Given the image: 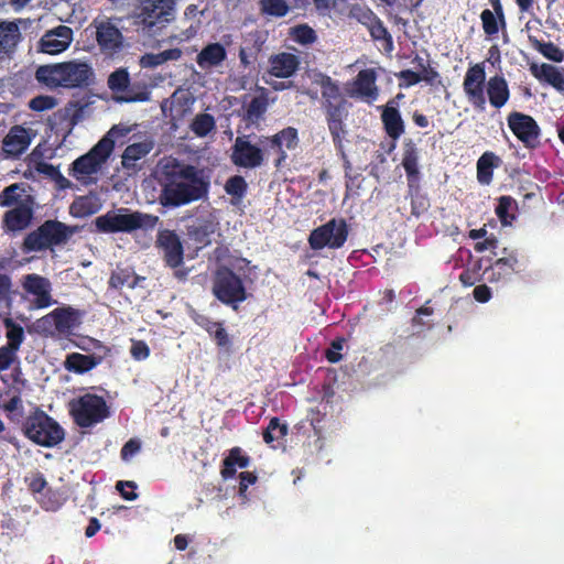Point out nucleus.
I'll list each match as a JSON object with an SVG mask.
<instances>
[{
	"instance_id": "obj_31",
	"label": "nucleus",
	"mask_w": 564,
	"mask_h": 564,
	"mask_svg": "<svg viewBox=\"0 0 564 564\" xmlns=\"http://www.w3.org/2000/svg\"><path fill=\"white\" fill-rule=\"evenodd\" d=\"M502 160L494 152L486 151L477 161V180L481 185H489L494 178V170L499 167Z\"/></svg>"
},
{
	"instance_id": "obj_16",
	"label": "nucleus",
	"mask_w": 564,
	"mask_h": 564,
	"mask_svg": "<svg viewBox=\"0 0 564 564\" xmlns=\"http://www.w3.org/2000/svg\"><path fill=\"white\" fill-rule=\"evenodd\" d=\"M507 122L509 129L525 148L535 149L539 145L541 128L532 116L512 111L508 115Z\"/></svg>"
},
{
	"instance_id": "obj_33",
	"label": "nucleus",
	"mask_w": 564,
	"mask_h": 564,
	"mask_svg": "<svg viewBox=\"0 0 564 564\" xmlns=\"http://www.w3.org/2000/svg\"><path fill=\"white\" fill-rule=\"evenodd\" d=\"M141 280H144V278L135 274L132 268H121L120 265H117V268L111 272L108 285L110 289L115 290H119L124 285L130 289H134L139 285Z\"/></svg>"
},
{
	"instance_id": "obj_53",
	"label": "nucleus",
	"mask_w": 564,
	"mask_h": 564,
	"mask_svg": "<svg viewBox=\"0 0 564 564\" xmlns=\"http://www.w3.org/2000/svg\"><path fill=\"white\" fill-rule=\"evenodd\" d=\"M373 40H387L389 43L392 42V37L384 26L383 22L378 18V15L371 21L370 24L366 26Z\"/></svg>"
},
{
	"instance_id": "obj_64",
	"label": "nucleus",
	"mask_w": 564,
	"mask_h": 564,
	"mask_svg": "<svg viewBox=\"0 0 564 564\" xmlns=\"http://www.w3.org/2000/svg\"><path fill=\"white\" fill-rule=\"evenodd\" d=\"M141 449V443L137 438H130L121 448L120 456L122 460L128 462Z\"/></svg>"
},
{
	"instance_id": "obj_27",
	"label": "nucleus",
	"mask_w": 564,
	"mask_h": 564,
	"mask_svg": "<svg viewBox=\"0 0 564 564\" xmlns=\"http://www.w3.org/2000/svg\"><path fill=\"white\" fill-rule=\"evenodd\" d=\"M486 94L494 108H502L510 98L508 82L502 75H495L490 77L487 82L485 95Z\"/></svg>"
},
{
	"instance_id": "obj_28",
	"label": "nucleus",
	"mask_w": 564,
	"mask_h": 564,
	"mask_svg": "<svg viewBox=\"0 0 564 564\" xmlns=\"http://www.w3.org/2000/svg\"><path fill=\"white\" fill-rule=\"evenodd\" d=\"M251 458L239 446H235L228 451V455L223 459L220 475L223 479H231L236 476L237 469L247 468L250 465Z\"/></svg>"
},
{
	"instance_id": "obj_22",
	"label": "nucleus",
	"mask_w": 564,
	"mask_h": 564,
	"mask_svg": "<svg viewBox=\"0 0 564 564\" xmlns=\"http://www.w3.org/2000/svg\"><path fill=\"white\" fill-rule=\"evenodd\" d=\"M32 218V207L25 202H20L15 207L4 213L2 226L7 231H22L29 227Z\"/></svg>"
},
{
	"instance_id": "obj_2",
	"label": "nucleus",
	"mask_w": 564,
	"mask_h": 564,
	"mask_svg": "<svg viewBox=\"0 0 564 564\" xmlns=\"http://www.w3.org/2000/svg\"><path fill=\"white\" fill-rule=\"evenodd\" d=\"M35 77L51 89L57 87L73 89L89 86L95 79V74L88 63L73 59L42 65L36 69Z\"/></svg>"
},
{
	"instance_id": "obj_48",
	"label": "nucleus",
	"mask_w": 564,
	"mask_h": 564,
	"mask_svg": "<svg viewBox=\"0 0 564 564\" xmlns=\"http://www.w3.org/2000/svg\"><path fill=\"white\" fill-rule=\"evenodd\" d=\"M290 35L299 44L310 45L317 40L315 31L308 24H299L291 29Z\"/></svg>"
},
{
	"instance_id": "obj_63",
	"label": "nucleus",
	"mask_w": 564,
	"mask_h": 564,
	"mask_svg": "<svg viewBox=\"0 0 564 564\" xmlns=\"http://www.w3.org/2000/svg\"><path fill=\"white\" fill-rule=\"evenodd\" d=\"M397 77L402 80L400 87H411L421 82V74L412 69H403L397 74Z\"/></svg>"
},
{
	"instance_id": "obj_46",
	"label": "nucleus",
	"mask_w": 564,
	"mask_h": 564,
	"mask_svg": "<svg viewBox=\"0 0 564 564\" xmlns=\"http://www.w3.org/2000/svg\"><path fill=\"white\" fill-rule=\"evenodd\" d=\"M259 4L262 14L274 18L285 17L290 11L285 0H260Z\"/></svg>"
},
{
	"instance_id": "obj_23",
	"label": "nucleus",
	"mask_w": 564,
	"mask_h": 564,
	"mask_svg": "<svg viewBox=\"0 0 564 564\" xmlns=\"http://www.w3.org/2000/svg\"><path fill=\"white\" fill-rule=\"evenodd\" d=\"M24 290L35 296L34 304L37 308H45L52 304L50 282L37 274H28L23 282Z\"/></svg>"
},
{
	"instance_id": "obj_37",
	"label": "nucleus",
	"mask_w": 564,
	"mask_h": 564,
	"mask_svg": "<svg viewBox=\"0 0 564 564\" xmlns=\"http://www.w3.org/2000/svg\"><path fill=\"white\" fill-rule=\"evenodd\" d=\"M152 150V144L149 142H137L129 144L121 156V164L127 170L135 167V162L147 156Z\"/></svg>"
},
{
	"instance_id": "obj_10",
	"label": "nucleus",
	"mask_w": 564,
	"mask_h": 564,
	"mask_svg": "<svg viewBox=\"0 0 564 564\" xmlns=\"http://www.w3.org/2000/svg\"><path fill=\"white\" fill-rule=\"evenodd\" d=\"M107 85L113 94V99L118 102L148 101L150 91L145 85L131 83L130 74L127 68L120 67L113 70L107 80Z\"/></svg>"
},
{
	"instance_id": "obj_52",
	"label": "nucleus",
	"mask_w": 564,
	"mask_h": 564,
	"mask_svg": "<svg viewBox=\"0 0 564 564\" xmlns=\"http://www.w3.org/2000/svg\"><path fill=\"white\" fill-rule=\"evenodd\" d=\"M327 127L329 130V133L332 135L333 142L335 148L343 152L344 145H343V139L346 134L344 119H337L327 121Z\"/></svg>"
},
{
	"instance_id": "obj_11",
	"label": "nucleus",
	"mask_w": 564,
	"mask_h": 564,
	"mask_svg": "<svg viewBox=\"0 0 564 564\" xmlns=\"http://www.w3.org/2000/svg\"><path fill=\"white\" fill-rule=\"evenodd\" d=\"M262 149L265 150V155L273 152L276 158L273 161L275 169H281L285 165L288 160L286 151L295 150L299 145V132L294 127H286L272 135H261L259 138Z\"/></svg>"
},
{
	"instance_id": "obj_42",
	"label": "nucleus",
	"mask_w": 564,
	"mask_h": 564,
	"mask_svg": "<svg viewBox=\"0 0 564 564\" xmlns=\"http://www.w3.org/2000/svg\"><path fill=\"white\" fill-rule=\"evenodd\" d=\"M98 206L93 196H78L69 206V214L75 218H85L97 213Z\"/></svg>"
},
{
	"instance_id": "obj_7",
	"label": "nucleus",
	"mask_w": 564,
	"mask_h": 564,
	"mask_svg": "<svg viewBox=\"0 0 564 564\" xmlns=\"http://www.w3.org/2000/svg\"><path fill=\"white\" fill-rule=\"evenodd\" d=\"M402 166L406 174L411 194V214L420 217L430 208V200L419 189V149L412 139H405L403 142Z\"/></svg>"
},
{
	"instance_id": "obj_29",
	"label": "nucleus",
	"mask_w": 564,
	"mask_h": 564,
	"mask_svg": "<svg viewBox=\"0 0 564 564\" xmlns=\"http://www.w3.org/2000/svg\"><path fill=\"white\" fill-rule=\"evenodd\" d=\"M381 121L389 138L393 140L388 152L395 149V141L404 133V121L399 110L392 108L382 109Z\"/></svg>"
},
{
	"instance_id": "obj_25",
	"label": "nucleus",
	"mask_w": 564,
	"mask_h": 564,
	"mask_svg": "<svg viewBox=\"0 0 564 564\" xmlns=\"http://www.w3.org/2000/svg\"><path fill=\"white\" fill-rule=\"evenodd\" d=\"M31 142L28 129L14 126L3 139V151L10 156L18 158L26 151Z\"/></svg>"
},
{
	"instance_id": "obj_59",
	"label": "nucleus",
	"mask_w": 564,
	"mask_h": 564,
	"mask_svg": "<svg viewBox=\"0 0 564 564\" xmlns=\"http://www.w3.org/2000/svg\"><path fill=\"white\" fill-rule=\"evenodd\" d=\"M116 489L124 500L133 501L138 498V494L134 491L137 489V484L134 481L119 480L116 484Z\"/></svg>"
},
{
	"instance_id": "obj_26",
	"label": "nucleus",
	"mask_w": 564,
	"mask_h": 564,
	"mask_svg": "<svg viewBox=\"0 0 564 564\" xmlns=\"http://www.w3.org/2000/svg\"><path fill=\"white\" fill-rule=\"evenodd\" d=\"M300 59L292 53H279L270 57V74L278 78H289L299 68Z\"/></svg>"
},
{
	"instance_id": "obj_56",
	"label": "nucleus",
	"mask_w": 564,
	"mask_h": 564,
	"mask_svg": "<svg viewBox=\"0 0 564 564\" xmlns=\"http://www.w3.org/2000/svg\"><path fill=\"white\" fill-rule=\"evenodd\" d=\"M345 344V338L337 337L330 343V347L325 350V358L330 364H337L343 359L340 350Z\"/></svg>"
},
{
	"instance_id": "obj_1",
	"label": "nucleus",
	"mask_w": 564,
	"mask_h": 564,
	"mask_svg": "<svg viewBox=\"0 0 564 564\" xmlns=\"http://www.w3.org/2000/svg\"><path fill=\"white\" fill-rule=\"evenodd\" d=\"M158 182L161 186L159 203L167 208L199 200L207 195L209 188L203 171L174 158L160 163Z\"/></svg>"
},
{
	"instance_id": "obj_60",
	"label": "nucleus",
	"mask_w": 564,
	"mask_h": 564,
	"mask_svg": "<svg viewBox=\"0 0 564 564\" xmlns=\"http://www.w3.org/2000/svg\"><path fill=\"white\" fill-rule=\"evenodd\" d=\"M257 475L254 473H251V471H241L239 474V489H238V492H239V496L243 499V500H247L248 499V496H247V491H248V488L250 485H254L257 482Z\"/></svg>"
},
{
	"instance_id": "obj_55",
	"label": "nucleus",
	"mask_w": 564,
	"mask_h": 564,
	"mask_svg": "<svg viewBox=\"0 0 564 564\" xmlns=\"http://www.w3.org/2000/svg\"><path fill=\"white\" fill-rule=\"evenodd\" d=\"M189 236L199 243L207 245L209 243V237L213 234V229L208 224H202L198 226H193L188 230Z\"/></svg>"
},
{
	"instance_id": "obj_58",
	"label": "nucleus",
	"mask_w": 564,
	"mask_h": 564,
	"mask_svg": "<svg viewBox=\"0 0 564 564\" xmlns=\"http://www.w3.org/2000/svg\"><path fill=\"white\" fill-rule=\"evenodd\" d=\"M345 101L340 102H334V104H323L325 115H326V122L337 119H344L346 117L345 113Z\"/></svg>"
},
{
	"instance_id": "obj_6",
	"label": "nucleus",
	"mask_w": 564,
	"mask_h": 564,
	"mask_svg": "<svg viewBox=\"0 0 564 564\" xmlns=\"http://www.w3.org/2000/svg\"><path fill=\"white\" fill-rule=\"evenodd\" d=\"M68 412L74 423L82 429L95 426L111 414L104 397L93 393L72 399L68 403Z\"/></svg>"
},
{
	"instance_id": "obj_12",
	"label": "nucleus",
	"mask_w": 564,
	"mask_h": 564,
	"mask_svg": "<svg viewBox=\"0 0 564 564\" xmlns=\"http://www.w3.org/2000/svg\"><path fill=\"white\" fill-rule=\"evenodd\" d=\"M347 237L348 227L346 220L343 218H333L312 230L308 237V243L314 250H321L325 247L339 249L345 245Z\"/></svg>"
},
{
	"instance_id": "obj_51",
	"label": "nucleus",
	"mask_w": 564,
	"mask_h": 564,
	"mask_svg": "<svg viewBox=\"0 0 564 564\" xmlns=\"http://www.w3.org/2000/svg\"><path fill=\"white\" fill-rule=\"evenodd\" d=\"M21 185L18 183L11 184L7 186L1 193H0V206L2 207H10L13 205H18L20 203V192H21Z\"/></svg>"
},
{
	"instance_id": "obj_61",
	"label": "nucleus",
	"mask_w": 564,
	"mask_h": 564,
	"mask_svg": "<svg viewBox=\"0 0 564 564\" xmlns=\"http://www.w3.org/2000/svg\"><path fill=\"white\" fill-rule=\"evenodd\" d=\"M25 482L28 484L29 490L33 494H41L47 486L44 475L40 471H36L30 477H25Z\"/></svg>"
},
{
	"instance_id": "obj_43",
	"label": "nucleus",
	"mask_w": 564,
	"mask_h": 564,
	"mask_svg": "<svg viewBox=\"0 0 564 564\" xmlns=\"http://www.w3.org/2000/svg\"><path fill=\"white\" fill-rule=\"evenodd\" d=\"M289 427L285 423H281L280 419L271 417L268 426L262 433L263 441L272 444L274 441L281 440L288 435Z\"/></svg>"
},
{
	"instance_id": "obj_15",
	"label": "nucleus",
	"mask_w": 564,
	"mask_h": 564,
	"mask_svg": "<svg viewBox=\"0 0 564 564\" xmlns=\"http://www.w3.org/2000/svg\"><path fill=\"white\" fill-rule=\"evenodd\" d=\"M486 70L485 63H477L469 66L463 80V90L476 111L482 112L486 109Z\"/></svg>"
},
{
	"instance_id": "obj_54",
	"label": "nucleus",
	"mask_w": 564,
	"mask_h": 564,
	"mask_svg": "<svg viewBox=\"0 0 564 564\" xmlns=\"http://www.w3.org/2000/svg\"><path fill=\"white\" fill-rule=\"evenodd\" d=\"M56 105H57L56 98L53 96H47V95L36 96V97L32 98L29 102V107L33 111H39V112L53 109Z\"/></svg>"
},
{
	"instance_id": "obj_47",
	"label": "nucleus",
	"mask_w": 564,
	"mask_h": 564,
	"mask_svg": "<svg viewBox=\"0 0 564 564\" xmlns=\"http://www.w3.org/2000/svg\"><path fill=\"white\" fill-rule=\"evenodd\" d=\"M7 417L13 423H20L24 416L23 401L20 394H14L2 404Z\"/></svg>"
},
{
	"instance_id": "obj_19",
	"label": "nucleus",
	"mask_w": 564,
	"mask_h": 564,
	"mask_svg": "<svg viewBox=\"0 0 564 564\" xmlns=\"http://www.w3.org/2000/svg\"><path fill=\"white\" fill-rule=\"evenodd\" d=\"M519 259L514 251L508 252L503 249V256L498 258L489 268L485 270L487 280L490 283H508L513 274L518 273Z\"/></svg>"
},
{
	"instance_id": "obj_24",
	"label": "nucleus",
	"mask_w": 564,
	"mask_h": 564,
	"mask_svg": "<svg viewBox=\"0 0 564 564\" xmlns=\"http://www.w3.org/2000/svg\"><path fill=\"white\" fill-rule=\"evenodd\" d=\"M530 73L540 82H545L560 93H564V69L552 64L542 63L538 65L532 63L529 67Z\"/></svg>"
},
{
	"instance_id": "obj_40",
	"label": "nucleus",
	"mask_w": 564,
	"mask_h": 564,
	"mask_svg": "<svg viewBox=\"0 0 564 564\" xmlns=\"http://www.w3.org/2000/svg\"><path fill=\"white\" fill-rule=\"evenodd\" d=\"M528 41L531 47L542 54L545 58L555 63H561L564 61V52L553 42H543L535 35L531 34L528 35Z\"/></svg>"
},
{
	"instance_id": "obj_30",
	"label": "nucleus",
	"mask_w": 564,
	"mask_h": 564,
	"mask_svg": "<svg viewBox=\"0 0 564 564\" xmlns=\"http://www.w3.org/2000/svg\"><path fill=\"white\" fill-rule=\"evenodd\" d=\"M102 359V356L72 352L67 355L64 367L70 372L83 375L97 367Z\"/></svg>"
},
{
	"instance_id": "obj_21",
	"label": "nucleus",
	"mask_w": 564,
	"mask_h": 564,
	"mask_svg": "<svg viewBox=\"0 0 564 564\" xmlns=\"http://www.w3.org/2000/svg\"><path fill=\"white\" fill-rule=\"evenodd\" d=\"M96 28V41L101 52L113 54L123 46V35L109 20L94 21Z\"/></svg>"
},
{
	"instance_id": "obj_14",
	"label": "nucleus",
	"mask_w": 564,
	"mask_h": 564,
	"mask_svg": "<svg viewBox=\"0 0 564 564\" xmlns=\"http://www.w3.org/2000/svg\"><path fill=\"white\" fill-rule=\"evenodd\" d=\"M250 134L238 135L231 147L230 160L237 167L253 170L263 165L265 150L250 141Z\"/></svg>"
},
{
	"instance_id": "obj_49",
	"label": "nucleus",
	"mask_w": 564,
	"mask_h": 564,
	"mask_svg": "<svg viewBox=\"0 0 564 564\" xmlns=\"http://www.w3.org/2000/svg\"><path fill=\"white\" fill-rule=\"evenodd\" d=\"M348 17L367 26L377 14L369 7L362 3H355L350 6Z\"/></svg>"
},
{
	"instance_id": "obj_45",
	"label": "nucleus",
	"mask_w": 564,
	"mask_h": 564,
	"mask_svg": "<svg viewBox=\"0 0 564 564\" xmlns=\"http://www.w3.org/2000/svg\"><path fill=\"white\" fill-rule=\"evenodd\" d=\"M4 326L7 328L8 338L7 347L15 352L24 340L23 327L10 318L4 321Z\"/></svg>"
},
{
	"instance_id": "obj_39",
	"label": "nucleus",
	"mask_w": 564,
	"mask_h": 564,
	"mask_svg": "<svg viewBox=\"0 0 564 564\" xmlns=\"http://www.w3.org/2000/svg\"><path fill=\"white\" fill-rule=\"evenodd\" d=\"M518 210L517 200L508 195L500 196L495 208V213L503 226H510L516 219Z\"/></svg>"
},
{
	"instance_id": "obj_20",
	"label": "nucleus",
	"mask_w": 564,
	"mask_h": 564,
	"mask_svg": "<svg viewBox=\"0 0 564 564\" xmlns=\"http://www.w3.org/2000/svg\"><path fill=\"white\" fill-rule=\"evenodd\" d=\"M73 41V30L66 25H58L46 31L39 42L40 51L56 55L66 51Z\"/></svg>"
},
{
	"instance_id": "obj_4",
	"label": "nucleus",
	"mask_w": 564,
	"mask_h": 564,
	"mask_svg": "<svg viewBox=\"0 0 564 564\" xmlns=\"http://www.w3.org/2000/svg\"><path fill=\"white\" fill-rule=\"evenodd\" d=\"M159 223V217L141 212H130L121 208L110 210L95 219L96 230L102 234L132 232L138 229L151 230Z\"/></svg>"
},
{
	"instance_id": "obj_35",
	"label": "nucleus",
	"mask_w": 564,
	"mask_h": 564,
	"mask_svg": "<svg viewBox=\"0 0 564 564\" xmlns=\"http://www.w3.org/2000/svg\"><path fill=\"white\" fill-rule=\"evenodd\" d=\"M376 73L371 68L362 69L358 73L355 82L356 91L362 96L375 100L378 97V87L376 85Z\"/></svg>"
},
{
	"instance_id": "obj_18",
	"label": "nucleus",
	"mask_w": 564,
	"mask_h": 564,
	"mask_svg": "<svg viewBox=\"0 0 564 564\" xmlns=\"http://www.w3.org/2000/svg\"><path fill=\"white\" fill-rule=\"evenodd\" d=\"M24 19L0 20V59L11 58L23 36L20 26H26Z\"/></svg>"
},
{
	"instance_id": "obj_3",
	"label": "nucleus",
	"mask_w": 564,
	"mask_h": 564,
	"mask_svg": "<svg viewBox=\"0 0 564 564\" xmlns=\"http://www.w3.org/2000/svg\"><path fill=\"white\" fill-rule=\"evenodd\" d=\"M78 231L77 226L66 225L57 219H47L29 232L22 243V251L39 252L65 245Z\"/></svg>"
},
{
	"instance_id": "obj_8",
	"label": "nucleus",
	"mask_w": 564,
	"mask_h": 564,
	"mask_svg": "<svg viewBox=\"0 0 564 564\" xmlns=\"http://www.w3.org/2000/svg\"><path fill=\"white\" fill-rule=\"evenodd\" d=\"M180 0H137L135 22L144 30L152 31L164 26L175 19L176 4Z\"/></svg>"
},
{
	"instance_id": "obj_62",
	"label": "nucleus",
	"mask_w": 564,
	"mask_h": 564,
	"mask_svg": "<svg viewBox=\"0 0 564 564\" xmlns=\"http://www.w3.org/2000/svg\"><path fill=\"white\" fill-rule=\"evenodd\" d=\"M130 354L138 361L145 360L150 356V348L143 340H132Z\"/></svg>"
},
{
	"instance_id": "obj_38",
	"label": "nucleus",
	"mask_w": 564,
	"mask_h": 564,
	"mask_svg": "<svg viewBox=\"0 0 564 564\" xmlns=\"http://www.w3.org/2000/svg\"><path fill=\"white\" fill-rule=\"evenodd\" d=\"M314 83L321 86L322 97L324 99L323 104L345 101L340 94L339 86L328 75L322 73L317 74Z\"/></svg>"
},
{
	"instance_id": "obj_17",
	"label": "nucleus",
	"mask_w": 564,
	"mask_h": 564,
	"mask_svg": "<svg viewBox=\"0 0 564 564\" xmlns=\"http://www.w3.org/2000/svg\"><path fill=\"white\" fill-rule=\"evenodd\" d=\"M155 246L163 253L166 267L176 269L184 261V248L174 230L162 229L158 232Z\"/></svg>"
},
{
	"instance_id": "obj_32",
	"label": "nucleus",
	"mask_w": 564,
	"mask_h": 564,
	"mask_svg": "<svg viewBox=\"0 0 564 564\" xmlns=\"http://www.w3.org/2000/svg\"><path fill=\"white\" fill-rule=\"evenodd\" d=\"M227 57V52L220 43L207 44L196 57L198 66L203 69L221 64Z\"/></svg>"
},
{
	"instance_id": "obj_13",
	"label": "nucleus",
	"mask_w": 564,
	"mask_h": 564,
	"mask_svg": "<svg viewBox=\"0 0 564 564\" xmlns=\"http://www.w3.org/2000/svg\"><path fill=\"white\" fill-rule=\"evenodd\" d=\"M115 148V140L101 138L86 154L77 158L73 164V175H91L97 173L101 165L108 160Z\"/></svg>"
},
{
	"instance_id": "obj_44",
	"label": "nucleus",
	"mask_w": 564,
	"mask_h": 564,
	"mask_svg": "<svg viewBox=\"0 0 564 564\" xmlns=\"http://www.w3.org/2000/svg\"><path fill=\"white\" fill-rule=\"evenodd\" d=\"M215 127V118L209 113H198L191 123V130L199 138L209 134Z\"/></svg>"
},
{
	"instance_id": "obj_41",
	"label": "nucleus",
	"mask_w": 564,
	"mask_h": 564,
	"mask_svg": "<svg viewBox=\"0 0 564 564\" xmlns=\"http://www.w3.org/2000/svg\"><path fill=\"white\" fill-rule=\"evenodd\" d=\"M268 105V97L264 93V89H262V94L253 97L248 104L243 113V120L251 123H257L265 113Z\"/></svg>"
},
{
	"instance_id": "obj_34",
	"label": "nucleus",
	"mask_w": 564,
	"mask_h": 564,
	"mask_svg": "<svg viewBox=\"0 0 564 564\" xmlns=\"http://www.w3.org/2000/svg\"><path fill=\"white\" fill-rule=\"evenodd\" d=\"M480 21L484 33L489 39L497 37L500 30L506 31L507 29V20L505 12L496 13L489 9H485L480 13Z\"/></svg>"
},
{
	"instance_id": "obj_36",
	"label": "nucleus",
	"mask_w": 564,
	"mask_h": 564,
	"mask_svg": "<svg viewBox=\"0 0 564 564\" xmlns=\"http://www.w3.org/2000/svg\"><path fill=\"white\" fill-rule=\"evenodd\" d=\"M52 316L56 329L66 332L79 324L80 313L78 310L67 306L54 310Z\"/></svg>"
},
{
	"instance_id": "obj_9",
	"label": "nucleus",
	"mask_w": 564,
	"mask_h": 564,
	"mask_svg": "<svg viewBox=\"0 0 564 564\" xmlns=\"http://www.w3.org/2000/svg\"><path fill=\"white\" fill-rule=\"evenodd\" d=\"M214 296L223 304L232 305L247 300L243 281L230 268L220 267L216 270L212 288Z\"/></svg>"
},
{
	"instance_id": "obj_50",
	"label": "nucleus",
	"mask_w": 564,
	"mask_h": 564,
	"mask_svg": "<svg viewBox=\"0 0 564 564\" xmlns=\"http://www.w3.org/2000/svg\"><path fill=\"white\" fill-rule=\"evenodd\" d=\"M248 189L246 180L240 175H234L229 177L225 184V191L227 194L242 198Z\"/></svg>"
},
{
	"instance_id": "obj_5",
	"label": "nucleus",
	"mask_w": 564,
	"mask_h": 564,
	"mask_svg": "<svg viewBox=\"0 0 564 564\" xmlns=\"http://www.w3.org/2000/svg\"><path fill=\"white\" fill-rule=\"evenodd\" d=\"M22 430L26 438L43 447H54L65 438L59 423L40 408H35L25 419Z\"/></svg>"
},
{
	"instance_id": "obj_57",
	"label": "nucleus",
	"mask_w": 564,
	"mask_h": 564,
	"mask_svg": "<svg viewBox=\"0 0 564 564\" xmlns=\"http://www.w3.org/2000/svg\"><path fill=\"white\" fill-rule=\"evenodd\" d=\"M413 62L417 63V66L420 68H422V73H420L421 82H425L426 84L434 85L435 82L440 78V73L431 66H425L423 58L420 57L419 55H416L414 57Z\"/></svg>"
}]
</instances>
